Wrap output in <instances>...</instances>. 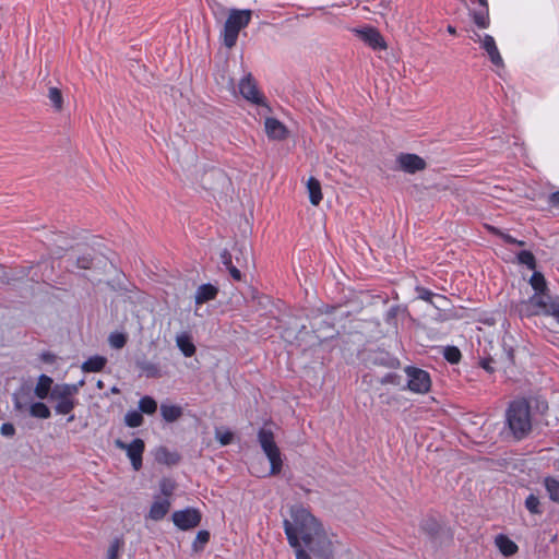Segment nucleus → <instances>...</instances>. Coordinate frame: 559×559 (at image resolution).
I'll use <instances>...</instances> for the list:
<instances>
[{
	"instance_id": "f257e3e1",
	"label": "nucleus",
	"mask_w": 559,
	"mask_h": 559,
	"mask_svg": "<svg viewBox=\"0 0 559 559\" xmlns=\"http://www.w3.org/2000/svg\"><path fill=\"white\" fill-rule=\"evenodd\" d=\"M292 520L285 519L283 527L287 542L290 547L300 546L308 543L310 537L316 534L323 525L307 509L302 507H294L290 510Z\"/></svg>"
},
{
	"instance_id": "f03ea898",
	"label": "nucleus",
	"mask_w": 559,
	"mask_h": 559,
	"mask_svg": "<svg viewBox=\"0 0 559 559\" xmlns=\"http://www.w3.org/2000/svg\"><path fill=\"white\" fill-rule=\"evenodd\" d=\"M506 428L516 441L525 439L532 431L531 404L526 399L510 402L506 411Z\"/></svg>"
},
{
	"instance_id": "7ed1b4c3",
	"label": "nucleus",
	"mask_w": 559,
	"mask_h": 559,
	"mask_svg": "<svg viewBox=\"0 0 559 559\" xmlns=\"http://www.w3.org/2000/svg\"><path fill=\"white\" fill-rule=\"evenodd\" d=\"M251 16V10L231 9L229 11L222 32L225 47L233 48L236 45L239 32L249 25Z\"/></svg>"
},
{
	"instance_id": "20e7f679",
	"label": "nucleus",
	"mask_w": 559,
	"mask_h": 559,
	"mask_svg": "<svg viewBox=\"0 0 559 559\" xmlns=\"http://www.w3.org/2000/svg\"><path fill=\"white\" fill-rule=\"evenodd\" d=\"M258 441L270 461V475L280 474L283 467V460L281 451L275 443L273 431L266 428H261L258 431Z\"/></svg>"
},
{
	"instance_id": "39448f33",
	"label": "nucleus",
	"mask_w": 559,
	"mask_h": 559,
	"mask_svg": "<svg viewBox=\"0 0 559 559\" xmlns=\"http://www.w3.org/2000/svg\"><path fill=\"white\" fill-rule=\"evenodd\" d=\"M404 371L407 376V382L403 385V389L418 394H425L430 390L431 378L428 371L413 366L405 367Z\"/></svg>"
},
{
	"instance_id": "423d86ee",
	"label": "nucleus",
	"mask_w": 559,
	"mask_h": 559,
	"mask_svg": "<svg viewBox=\"0 0 559 559\" xmlns=\"http://www.w3.org/2000/svg\"><path fill=\"white\" fill-rule=\"evenodd\" d=\"M304 544L317 558L331 559L333 557V543L326 535L323 526L310 537L308 543Z\"/></svg>"
},
{
	"instance_id": "0eeeda50",
	"label": "nucleus",
	"mask_w": 559,
	"mask_h": 559,
	"mask_svg": "<svg viewBox=\"0 0 559 559\" xmlns=\"http://www.w3.org/2000/svg\"><path fill=\"white\" fill-rule=\"evenodd\" d=\"M115 447L124 450L128 459L131 462L134 471H140L143 466V453L145 451V443L142 439L135 438L130 443H126L121 439L115 440Z\"/></svg>"
},
{
	"instance_id": "6e6552de",
	"label": "nucleus",
	"mask_w": 559,
	"mask_h": 559,
	"mask_svg": "<svg viewBox=\"0 0 559 559\" xmlns=\"http://www.w3.org/2000/svg\"><path fill=\"white\" fill-rule=\"evenodd\" d=\"M352 32L372 50L380 51L388 48L384 37L374 26L365 25L361 27H355Z\"/></svg>"
},
{
	"instance_id": "1a4fd4ad",
	"label": "nucleus",
	"mask_w": 559,
	"mask_h": 559,
	"mask_svg": "<svg viewBox=\"0 0 559 559\" xmlns=\"http://www.w3.org/2000/svg\"><path fill=\"white\" fill-rule=\"evenodd\" d=\"M171 520L179 530L189 531L200 525L202 514L199 509L188 507L183 510L175 511Z\"/></svg>"
},
{
	"instance_id": "9d476101",
	"label": "nucleus",
	"mask_w": 559,
	"mask_h": 559,
	"mask_svg": "<svg viewBox=\"0 0 559 559\" xmlns=\"http://www.w3.org/2000/svg\"><path fill=\"white\" fill-rule=\"evenodd\" d=\"M397 169L407 173L416 174L427 167L426 160L417 154L401 153L396 156Z\"/></svg>"
},
{
	"instance_id": "9b49d317",
	"label": "nucleus",
	"mask_w": 559,
	"mask_h": 559,
	"mask_svg": "<svg viewBox=\"0 0 559 559\" xmlns=\"http://www.w3.org/2000/svg\"><path fill=\"white\" fill-rule=\"evenodd\" d=\"M545 306V298L538 295H532L528 299L520 301L515 311L521 318H530L543 314L542 310Z\"/></svg>"
},
{
	"instance_id": "f8f14e48",
	"label": "nucleus",
	"mask_w": 559,
	"mask_h": 559,
	"mask_svg": "<svg viewBox=\"0 0 559 559\" xmlns=\"http://www.w3.org/2000/svg\"><path fill=\"white\" fill-rule=\"evenodd\" d=\"M239 92L243 98L252 104L266 106L265 99L260 94L251 73L240 80Z\"/></svg>"
},
{
	"instance_id": "ddd939ff",
	"label": "nucleus",
	"mask_w": 559,
	"mask_h": 559,
	"mask_svg": "<svg viewBox=\"0 0 559 559\" xmlns=\"http://www.w3.org/2000/svg\"><path fill=\"white\" fill-rule=\"evenodd\" d=\"M419 530L427 535V537L432 542L437 543L441 533L442 525L441 523L432 515H427L421 519L419 523Z\"/></svg>"
},
{
	"instance_id": "4468645a",
	"label": "nucleus",
	"mask_w": 559,
	"mask_h": 559,
	"mask_svg": "<svg viewBox=\"0 0 559 559\" xmlns=\"http://www.w3.org/2000/svg\"><path fill=\"white\" fill-rule=\"evenodd\" d=\"M265 133L271 140L283 141L287 139L289 132L284 123L278 119L269 117L264 122Z\"/></svg>"
},
{
	"instance_id": "2eb2a0df",
	"label": "nucleus",
	"mask_w": 559,
	"mask_h": 559,
	"mask_svg": "<svg viewBox=\"0 0 559 559\" xmlns=\"http://www.w3.org/2000/svg\"><path fill=\"white\" fill-rule=\"evenodd\" d=\"M154 457L157 463L167 466H175L181 461V455L177 451H170L165 445L156 448Z\"/></svg>"
},
{
	"instance_id": "dca6fc26",
	"label": "nucleus",
	"mask_w": 559,
	"mask_h": 559,
	"mask_svg": "<svg viewBox=\"0 0 559 559\" xmlns=\"http://www.w3.org/2000/svg\"><path fill=\"white\" fill-rule=\"evenodd\" d=\"M483 49L487 52L490 61L496 67H503V59L496 45L495 38L491 35L486 34L481 41Z\"/></svg>"
},
{
	"instance_id": "f3484780",
	"label": "nucleus",
	"mask_w": 559,
	"mask_h": 559,
	"mask_svg": "<svg viewBox=\"0 0 559 559\" xmlns=\"http://www.w3.org/2000/svg\"><path fill=\"white\" fill-rule=\"evenodd\" d=\"M218 288L213 284H202L198 287L195 292V304L202 305L207 301L214 300L217 297Z\"/></svg>"
},
{
	"instance_id": "a211bd4d",
	"label": "nucleus",
	"mask_w": 559,
	"mask_h": 559,
	"mask_svg": "<svg viewBox=\"0 0 559 559\" xmlns=\"http://www.w3.org/2000/svg\"><path fill=\"white\" fill-rule=\"evenodd\" d=\"M136 368L148 379H159L164 376L160 366L148 360H138Z\"/></svg>"
},
{
	"instance_id": "6ab92c4d",
	"label": "nucleus",
	"mask_w": 559,
	"mask_h": 559,
	"mask_svg": "<svg viewBox=\"0 0 559 559\" xmlns=\"http://www.w3.org/2000/svg\"><path fill=\"white\" fill-rule=\"evenodd\" d=\"M530 285L532 286V288L535 292L533 295L543 296L545 299H547V296H550L548 294L549 289H548L546 278L543 275V273L534 270V273L532 274V276L530 278Z\"/></svg>"
},
{
	"instance_id": "aec40b11",
	"label": "nucleus",
	"mask_w": 559,
	"mask_h": 559,
	"mask_svg": "<svg viewBox=\"0 0 559 559\" xmlns=\"http://www.w3.org/2000/svg\"><path fill=\"white\" fill-rule=\"evenodd\" d=\"M496 546L504 557H511L518 552V545L508 536L500 534L496 537Z\"/></svg>"
},
{
	"instance_id": "412c9836",
	"label": "nucleus",
	"mask_w": 559,
	"mask_h": 559,
	"mask_svg": "<svg viewBox=\"0 0 559 559\" xmlns=\"http://www.w3.org/2000/svg\"><path fill=\"white\" fill-rule=\"evenodd\" d=\"M170 509V501L164 499L162 501H154L148 511V518L153 521H160L165 518Z\"/></svg>"
},
{
	"instance_id": "4be33fe9",
	"label": "nucleus",
	"mask_w": 559,
	"mask_h": 559,
	"mask_svg": "<svg viewBox=\"0 0 559 559\" xmlns=\"http://www.w3.org/2000/svg\"><path fill=\"white\" fill-rule=\"evenodd\" d=\"M183 414L182 407L168 403L160 404V415L166 423L177 421Z\"/></svg>"
},
{
	"instance_id": "5701e85b",
	"label": "nucleus",
	"mask_w": 559,
	"mask_h": 559,
	"mask_svg": "<svg viewBox=\"0 0 559 559\" xmlns=\"http://www.w3.org/2000/svg\"><path fill=\"white\" fill-rule=\"evenodd\" d=\"M307 190L310 203L316 206L319 205L323 198L320 181L314 177H310L307 181Z\"/></svg>"
},
{
	"instance_id": "b1692460",
	"label": "nucleus",
	"mask_w": 559,
	"mask_h": 559,
	"mask_svg": "<svg viewBox=\"0 0 559 559\" xmlns=\"http://www.w3.org/2000/svg\"><path fill=\"white\" fill-rule=\"evenodd\" d=\"M107 364V358L104 356L95 355L86 359L81 368L84 372H99Z\"/></svg>"
},
{
	"instance_id": "393cba45",
	"label": "nucleus",
	"mask_w": 559,
	"mask_h": 559,
	"mask_svg": "<svg viewBox=\"0 0 559 559\" xmlns=\"http://www.w3.org/2000/svg\"><path fill=\"white\" fill-rule=\"evenodd\" d=\"M176 344L185 357H191L195 354V346L188 333H182L176 337Z\"/></svg>"
},
{
	"instance_id": "a878e982",
	"label": "nucleus",
	"mask_w": 559,
	"mask_h": 559,
	"mask_svg": "<svg viewBox=\"0 0 559 559\" xmlns=\"http://www.w3.org/2000/svg\"><path fill=\"white\" fill-rule=\"evenodd\" d=\"M52 382L53 381L49 376L40 374L34 390L35 395L40 400L47 399L49 392L52 390Z\"/></svg>"
},
{
	"instance_id": "bb28decb",
	"label": "nucleus",
	"mask_w": 559,
	"mask_h": 559,
	"mask_svg": "<svg viewBox=\"0 0 559 559\" xmlns=\"http://www.w3.org/2000/svg\"><path fill=\"white\" fill-rule=\"evenodd\" d=\"M78 394V385L69 383L56 384L51 390V399H71Z\"/></svg>"
},
{
	"instance_id": "cd10ccee",
	"label": "nucleus",
	"mask_w": 559,
	"mask_h": 559,
	"mask_svg": "<svg viewBox=\"0 0 559 559\" xmlns=\"http://www.w3.org/2000/svg\"><path fill=\"white\" fill-rule=\"evenodd\" d=\"M542 312L544 316L555 318L556 322L559 324V296H547Z\"/></svg>"
},
{
	"instance_id": "c85d7f7f",
	"label": "nucleus",
	"mask_w": 559,
	"mask_h": 559,
	"mask_svg": "<svg viewBox=\"0 0 559 559\" xmlns=\"http://www.w3.org/2000/svg\"><path fill=\"white\" fill-rule=\"evenodd\" d=\"M139 411L141 414L153 415L157 411V402L148 395H145L139 401Z\"/></svg>"
},
{
	"instance_id": "c756f323",
	"label": "nucleus",
	"mask_w": 559,
	"mask_h": 559,
	"mask_svg": "<svg viewBox=\"0 0 559 559\" xmlns=\"http://www.w3.org/2000/svg\"><path fill=\"white\" fill-rule=\"evenodd\" d=\"M29 414L32 417L47 419L50 417L51 412L49 407L43 402H35L29 407Z\"/></svg>"
},
{
	"instance_id": "7c9ffc66",
	"label": "nucleus",
	"mask_w": 559,
	"mask_h": 559,
	"mask_svg": "<svg viewBox=\"0 0 559 559\" xmlns=\"http://www.w3.org/2000/svg\"><path fill=\"white\" fill-rule=\"evenodd\" d=\"M473 21L479 28H487L489 27L490 20H489V12L488 7H483L479 11H473Z\"/></svg>"
},
{
	"instance_id": "2f4dec72",
	"label": "nucleus",
	"mask_w": 559,
	"mask_h": 559,
	"mask_svg": "<svg viewBox=\"0 0 559 559\" xmlns=\"http://www.w3.org/2000/svg\"><path fill=\"white\" fill-rule=\"evenodd\" d=\"M211 535L209 531H199L195 539L192 543V550L194 552H201L204 550L205 545L210 542Z\"/></svg>"
},
{
	"instance_id": "473e14b6",
	"label": "nucleus",
	"mask_w": 559,
	"mask_h": 559,
	"mask_svg": "<svg viewBox=\"0 0 559 559\" xmlns=\"http://www.w3.org/2000/svg\"><path fill=\"white\" fill-rule=\"evenodd\" d=\"M143 423L144 418L140 411H129L124 415V424L130 428L140 427Z\"/></svg>"
},
{
	"instance_id": "72a5a7b5",
	"label": "nucleus",
	"mask_w": 559,
	"mask_h": 559,
	"mask_svg": "<svg viewBox=\"0 0 559 559\" xmlns=\"http://www.w3.org/2000/svg\"><path fill=\"white\" fill-rule=\"evenodd\" d=\"M58 402L55 406V411L60 415L70 414L75 407V401L72 399H56Z\"/></svg>"
},
{
	"instance_id": "f704fd0d",
	"label": "nucleus",
	"mask_w": 559,
	"mask_h": 559,
	"mask_svg": "<svg viewBox=\"0 0 559 559\" xmlns=\"http://www.w3.org/2000/svg\"><path fill=\"white\" fill-rule=\"evenodd\" d=\"M516 260L520 264L527 266L530 270L536 269V259L528 250H522L516 254Z\"/></svg>"
},
{
	"instance_id": "c9c22d12",
	"label": "nucleus",
	"mask_w": 559,
	"mask_h": 559,
	"mask_svg": "<svg viewBox=\"0 0 559 559\" xmlns=\"http://www.w3.org/2000/svg\"><path fill=\"white\" fill-rule=\"evenodd\" d=\"M545 487L548 491L550 500L559 502V481L555 478L547 477L545 479Z\"/></svg>"
},
{
	"instance_id": "e433bc0d",
	"label": "nucleus",
	"mask_w": 559,
	"mask_h": 559,
	"mask_svg": "<svg viewBox=\"0 0 559 559\" xmlns=\"http://www.w3.org/2000/svg\"><path fill=\"white\" fill-rule=\"evenodd\" d=\"M48 98L57 111L62 109L63 97L61 91L58 87L49 88Z\"/></svg>"
},
{
	"instance_id": "4c0bfd02",
	"label": "nucleus",
	"mask_w": 559,
	"mask_h": 559,
	"mask_svg": "<svg viewBox=\"0 0 559 559\" xmlns=\"http://www.w3.org/2000/svg\"><path fill=\"white\" fill-rule=\"evenodd\" d=\"M443 357L450 364H457L462 358V354L456 346H447L443 349Z\"/></svg>"
},
{
	"instance_id": "58836bf2",
	"label": "nucleus",
	"mask_w": 559,
	"mask_h": 559,
	"mask_svg": "<svg viewBox=\"0 0 559 559\" xmlns=\"http://www.w3.org/2000/svg\"><path fill=\"white\" fill-rule=\"evenodd\" d=\"M525 508L532 513V514H542L543 510L540 508L539 498L533 493L528 495L525 499Z\"/></svg>"
},
{
	"instance_id": "ea45409f",
	"label": "nucleus",
	"mask_w": 559,
	"mask_h": 559,
	"mask_svg": "<svg viewBox=\"0 0 559 559\" xmlns=\"http://www.w3.org/2000/svg\"><path fill=\"white\" fill-rule=\"evenodd\" d=\"M108 341L112 348L120 349L126 346L128 338L126 334L115 332L109 335Z\"/></svg>"
},
{
	"instance_id": "a19ab883",
	"label": "nucleus",
	"mask_w": 559,
	"mask_h": 559,
	"mask_svg": "<svg viewBox=\"0 0 559 559\" xmlns=\"http://www.w3.org/2000/svg\"><path fill=\"white\" fill-rule=\"evenodd\" d=\"M381 384H392L396 386L403 388V378L402 376L395 373V372H388L380 379Z\"/></svg>"
},
{
	"instance_id": "79ce46f5",
	"label": "nucleus",
	"mask_w": 559,
	"mask_h": 559,
	"mask_svg": "<svg viewBox=\"0 0 559 559\" xmlns=\"http://www.w3.org/2000/svg\"><path fill=\"white\" fill-rule=\"evenodd\" d=\"M73 265L81 270H90L93 265V257L88 253L82 254L74 260Z\"/></svg>"
},
{
	"instance_id": "37998d69",
	"label": "nucleus",
	"mask_w": 559,
	"mask_h": 559,
	"mask_svg": "<svg viewBox=\"0 0 559 559\" xmlns=\"http://www.w3.org/2000/svg\"><path fill=\"white\" fill-rule=\"evenodd\" d=\"M175 488H176V483L170 478H163L159 481L160 492L165 497H170L174 493Z\"/></svg>"
},
{
	"instance_id": "c03bdc74",
	"label": "nucleus",
	"mask_w": 559,
	"mask_h": 559,
	"mask_svg": "<svg viewBox=\"0 0 559 559\" xmlns=\"http://www.w3.org/2000/svg\"><path fill=\"white\" fill-rule=\"evenodd\" d=\"M416 293H417V297L419 299L428 301L430 304H432L433 297H439V298L444 299L443 296L437 295V294L432 293L430 289L420 287V286L416 287Z\"/></svg>"
},
{
	"instance_id": "a18cd8bd",
	"label": "nucleus",
	"mask_w": 559,
	"mask_h": 559,
	"mask_svg": "<svg viewBox=\"0 0 559 559\" xmlns=\"http://www.w3.org/2000/svg\"><path fill=\"white\" fill-rule=\"evenodd\" d=\"M122 545L123 542L121 539L115 538L108 548L107 559H118L119 550Z\"/></svg>"
},
{
	"instance_id": "49530a36",
	"label": "nucleus",
	"mask_w": 559,
	"mask_h": 559,
	"mask_svg": "<svg viewBox=\"0 0 559 559\" xmlns=\"http://www.w3.org/2000/svg\"><path fill=\"white\" fill-rule=\"evenodd\" d=\"M490 231L492 235L501 238L506 243L514 245L516 242V238H514L513 236H511L508 233L502 231L501 229H499L497 227H490Z\"/></svg>"
},
{
	"instance_id": "de8ad7c7",
	"label": "nucleus",
	"mask_w": 559,
	"mask_h": 559,
	"mask_svg": "<svg viewBox=\"0 0 559 559\" xmlns=\"http://www.w3.org/2000/svg\"><path fill=\"white\" fill-rule=\"evenodd\" d=\"M216 439L222 445H228L233 442L234 435L230 431L219 432L216 431Z\"/></svg>"
},
{
	"instance_id": "09e8293b",
	"label": "nucleus",
	"mask_w": 559,
	"mask_h": 559,
	"mask_svg": "<svg viewBox=\"0 0 559 559\" xmlns=\"http://www.w3.org/2000/svg\"><path fill=\"white\" fill-rule=\"evenodd\" d=\"M0 433L3 437L12 438L15 435V427L11 423H3L0 427Z\"/></svg>"
},
{
	"instance_id": "8fccbe9b",
	"label": "nucleus",
	"mask_w": 559,
	"mask_h": 559,
	"mask_svg": "<svg viewBox=\"0 0 559 559\" xmlns=\"http://www.w3.org/2000/svg\"><path fill=\"white\" fill-rule=\"evenodd\" d=\"M547 203L550 207L559 210V190L548 195Z\"/></svg>"
},
{
	"instance_id": "3c124183",
	"label": "nucleus",
	"mask_w": 559,
	"mask_h": 559,
	"mask_svg": "<svg viewBox=\"0 0 559 559\" xmlns=\"http://www.w3.org/2000/svg\"><path fill=\"white\" fill-rule=\"evenodd\" d=\"M233 258V254L228 250H224L221 253L222 263L226 266V269L229 267L230 265H234Z\"/></svg>"
},
{
	"instance_id": "603ef678",
	"label": "nucleus",
	"mask_w": 559,
	"mask_h": 559,
	"mask_svg": "<svg viewBox=\"0 0 559 559\" xmlns=\"http://www.w3.org/2000/svg\"><path fill=\"white\" fill-rule=\"evenodd\" d=\"M293 548L295 549L296 559H311L309 552L301 545Z\"/></svg>"
},
{
	"instance_id": "864d4df0",
	"label": "nucleus",
	"mask_w": 559,
	"mask_h": 559,
	"mask_svg": "<svg viewBox=\"0 0 559 559\" xmlns=\"http://www.w3.org/2000/svg\"><path fill=\"white\" fill-rule=\"evenodd\" d=\"M227 270H228L230 276L233 277V280H235L237 282L241 281L242 274L237 266L230 265L229 267H227Z\"/></svg>"
},
{
	"instance_id": "5fc2aeb1",
	"label": "nucleus",
	"mask_w": 559,
	"mask_h": 559,
	"mask_svg": "<svg viewBox=\"0 0 559 559\" xmlns=\"http://www.w3.org/2000/svg\"><path fill=\"white\" fill-rule=\"evenodd\" d=\"M493 359L492 358H485L480 361V367L485 369L487 372L492 373L495 371V368L492 367Z\"/></svg>"
},
{
	"instance_id": "6e6d98bb",
	"label": "nucleus",
	"mask_w": 559,
	"mask_h": 559,
	"mask_svg": "<svg viewBox=\"0 0 559 559\" xmlns=\"http://www.w3.org/2000/svg\"><path fill=\"white\" fill-rule=\"evenodd\" d=\"M312 326L316 328L317 331H321L322 329H325V328L328 330H334L333 323L328 322V321H325L323 319L320 322H318V323H313Z\"/></svg>"
},
{
	"instance_id": "4d7b16f0",
	"label": "nucleus",
	"mask_w": 559,
	"mask_h": 559,
	"mask_svg": "<svg viewBox=\"0 0 559 559\" xmlns=\"http://www.w3.org/2000/svg\"><path fill=\"white\" fill-rule=\"evenodd\" d=\"M40 359L46 364H53L56 361V355L51 352H44L40 355Z\"/></svg>"
},
{
	"instance_id": "13d9d810",
	"label": "nucleus",
	"mask_w": 559,
	"mask_h": 559,
	"mask_svg": "<svg viewBox=\"0 0 559 559\" xmlns=\"http://www.w3.org/2000/svg\"><path fill=\"white\" fill-rule=\"evenodd\" d=\"M504 354H506V359L508 361L509 365H513L514 364V350L513 348L510 346V347H504Z\"/></svg>"
},
{
	"instance_id": "bf43d9fd",
	"label": "nucleus",
	"mask_w": 559,
	"mask_h": 559,
	"mask_svg": "<svg viewBox=\"0 0 559 559\" xmlns=\"http://www.w3.org/2000/svg\"><path fill=\"white\" fill-rule=\"evenodd\" d=\"M234 250H237L240 253V255H242V249L234 248ZM234 258H235L237 264L240 265V266L243 265L242 262H246V259L243 257L235 255Z\"/></svg>"
},
{
	"instance_id": "052dcab7",
	"label": "nucleus",
	"mask_w": 559,
	"mask_h": 559,
	"mask_svg": "<svg viewBox=\"0 0 559 559\" xmlns=\"http://www.w3.org/2000/svg\"><path fill=\"white\" fill-rule=\"evenodd\" d=\"M536 406H537V408H538L540 412H544V411H546V409L548 408V404H547V402H546V401H544V400H542V401L536 400Z\"/></svg>"
},
{
	"instance_id": "680f3d73",
	"label": "nucleus",
	"mask_w": 559,
	"mask_h": 559,
	"mask_svg": "<svg viewBox=\"0 0 559 559\" xmlns=\"http://www.w3.org/2000/svg\"><path fill=\"white\" fill-rule=\"evenodd\" d=\"M447 31L451 35H456V28L452 25H448Z\"/></svg>"
},
{
	"instance_id": "e2e57ef3",
	"label": "nucleus",
	"mask_w": 559,
	"mask_h": 559,
	"mask_svg": "<svg viewBox=\"0 0 559 559\" xmlns=\"http://www.w3.org/2000/svg\"><path fill=\"white\" fill-rule=\"evenodd\" d=\"M14 406L16 409H22V404L17 399H15V401H14Z\"/></svg>"
},
{
	"instance_id": "0e129e2a",
	"label": "nucleus",
	"mask_w": 559,
	"mask_h": 559,
	"mask_svg": "<svg viewBox=\"0 0 559 559\" xmlns=\"http://www.w3.org/2000/svg\"><path fill=\"white\" fill-rule=\"evenodd\" d=\"M72 385H78V391H79L80 388L84 385V380L82 379L78 383H73Z\"/></svg>"
},
{
	"instance_id": "69168bd1",
	"label": "nucleus",
	"mask_w": 559,
	"mask_h": 559,
	"mask_svg": "<svg viewBox=\"0 0 559 559\" xmlns=\"http://www.w3.org/2000/svg\"><path fill=\"white\" fill-rule=\"evenodd\" d=\"M481 7H488V0H477Z\"/></svg>"
},
{
	"instance_id": "338daca9",
	"label": "nucleus",
	"mask_w": 559,
	"mask_h": 559,
	"mask_svg": "<svg viewBox=\"0 0 559 559\" xmlns=\"http://www.w3.org/2000/svg\"><path fill=\"white\" fill-rule=\"evenodd\" d=\"M515 246L523 247L525 246V241L516 239Z\"/></svg>"
},
{
	"instance_id": "774afa93",
	"label": "nucleus",
	"mask_w": 559,
	"mask_h": 559,
	"mask_svg": "<svg viewBox=\"0 0 559 559\" xmlns=\"http://www.w3.org/2000/svg\"><path fill=\"white\" fill-rule=\"evenodd\" d=\"M96 386L102 390L104 388V382L102 380H98L96 383Z\"/></svg>"
}]
</instances>
